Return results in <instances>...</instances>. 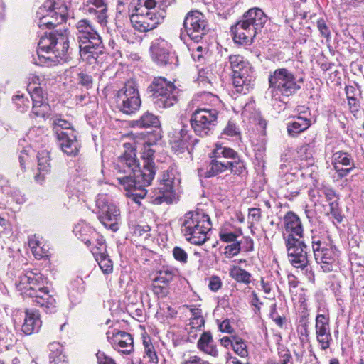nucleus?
<instances>
[{"mask_svg": "<svg viewBox=\"0 0 364 364\" xmlns=\"http://www.w3.org/2000/svg\"><path fill=\"white\" fill-rule=\"evenodd\" d=\"M31 299V302L43 308L47 312H52L55 308L56 301L54 296L50 294V291L46 286L31 289L25 296Z\"/></svg>", "mask_w": 364, "mask_h": 364, "instance_id": "nucleus-21", "label": "nucleus"}, {"mask_svg": "<svg viewBox=\"0 0 364 364\" xmlns=\"http://www.w3.org/2000/svg\"><path fill=\"white\" fill-rule=\"evenodd\" d=\"M248 218L251 220V223H257L261 218V209L252 208L249 209Z\"/></svg>", "mask_w": 364, "mask_h": 364, "instance_id": "nucleus-59", "label": "nucleus"}, {"mask_svg": "<svg viewBox=\"0 0 364 364\" xmlns=\"http://www.w3.org/2000/svg\"><path fill=\"white\" fill-rule=\"evenodd\" d=\"M78 81L82 86L85 87L87 89H90L92 86V77L87 73H80L78 74Z\"/></svg>", "mask_w": 364, "mask_h": 364, "instance_id": "nucleus-55", "label": "nucleus"}, {"mask_svg": "<svg viewBox=\"0 0 364 364\" xmlns=\"http://www.w3.org/2000/svg\"><path fill=\"white\" fill-rule=\"evenodd\" d=\"M197 348L200 351L207 355L215 358L218 356L217 345L210 331L203 332L198 341Z\"/></svg>", "mask_w": 364, "mask_h": 364, "instance_id": "nucleus-28", "label": "nucleus"}, {"mask_svg": "<svg viewBox=\"0 0 364 364\" xmlns=\"http://www.w3.org/2000/svg\"><path fill=\"white\" fill-rule=\"evenodd\" d=\"M211 228L209 215L201 210L189 211L182 218L181 232L186 240L192 245L204 244Z\"/></svg>", "mask_w": 364, "mask_h": 364, "instance_id": "nucleus-4", "label": "nucleus"}, {"mask_svg": "<svg viewBox=\"0 0 364 364\" xmlns=\"http://www.w3.org/2000/svg\"><path fill=\"white\" fill-rule=\"evenodd\" d=\"M227 165L228 166V169L234 175L243 177L247 173L245 164L240 156L234 161H227Z\"/></svg>", "mask_w": 364, "mask_h": 364, "instance_id": "nucleus-38", "label": "nucleus"}, {"mask_svg": "<svg viewBox=\"0 0 364 364\" xmlns=\"http://www.w3.org/2000/svg\"><path fill=\"white\" fill-rule=\"evenodd\" d=\"M33 255L36 259H41L43 257H48V250L43 247H39L37 250H33Z\"/></svg>", "mask_w": 364, "mask_h": 364, "instance_id": "nucleus-64", "label": "nucleus"}, {"mask_svg": "<svg viewBox=\"0 0 364 364\" xmlns=\"http://www.w3.org/2000/svg\"><path fill=\"white\" fill-rule=\"evenodd\" d=\"M97 358L98 364H116L112 358L107 356L104 353L99 352Z\"/></svg>", "mask_w": 364, "mask_h": 364, "instance_id": "nucleus-60", "label": "nucleus"}, {"mask_svg": "<svg viewBox=\"0 0 364 364\" xmlns=\"http://www.w3.org/2000/svg\"><path fill=\"white\" fill-rule=\"evenodd\" d=\"M144 357L149 359V363L154 364L158 363L159 359L154 346H146V349H144Z\"/></svg>", "mask_w": 364, "mask_h": 364, "instance_id": "nucleus-54", "label": "nucleus"}, {"mask_svg": "<svg viewBox=\"0 0 364 364\" xmlns=\"http://www.w3.org/2000/svg\"><path fill=\"white\" fill-rule=\"evenodd\" d=\"M150 51L152 60L160 66H176L178 58L171 51V45L164 39L155 40L151 47Z\"/></svg>", "mask_w": 364, "mask_h": 364, "instance_id": "nucleus-16", "label": "nucleus"}, {"mask_svg": "<svg viewBox=\"0 0 364 364\" xmlns=\"http://www.w3.org/2000/svg\"><path fill=\"white\" fill-rule=\"evenodd\" d=\"M222 135L230 137H240V131L236 124L232 121H228L226 126L222 132Z\"/></svg>", "mask_w": 364, "mask_h": 364, "instance_id": "nucleus-43", "label": "nucleus"}, {"mask_svg": "<svg viewBox=\"0 0 364 364\" xmlns=\"http://www.w3.org/2000/svg\"><path fill=\"white\" fill-rule=\"evenodd\" d=\"M62 151L69 156H75L80 149V143L77 139L74 129H66L65 132H60L56 136Z\"/></svg>", "mask_w": 364, "mask_h": 364, "instance_id": "nucleus-22", "label": "nucleus"}, {"mask_svg": "<svg viewBox=\"0 0 364 364\" xmlns=\"http://www.w3.org/2000/svg\"><path fill=\"white\" fill-rule=\"evenodd\" d=\"M151 289L153 293L159 298H164L166 296L168 293V285L162 284L161 283L156 282L155 281H153L152 282Z\"/></svg>", "mask_w": 364, "mask_h": 364, "instance_id": "nucleus-48", "label": "nucleus"}, {"mask_svg": "<svg viewBox=\"0 0 364 364\" xmlns=\"http://www.w3.org/2000/svg\"><path fill=\"white\" fill-rule=\"evenodd\" d=\"M176 134L175 139L172 142V147L176 151L183 152L186 149L188 148L191 136L188 134L187 127L183 126L178 132H176Z\"/></svg>", "mask_w": 364, "mask_h": 364, "instance_id": "nucleus-31", "label": "nucleus"}, {"mask_svg": "<svg viewBox=\"0 0 364 364\" xmlns=\"http://www.w3.org/2000/svg\"><path fill=\"white\" fill-rule=\"evenodd\" d=\"M267 16L259 8H252L245 12L231 31L237 43L250 45L256 36L262 31Z\"/></svg>", "mask_w": 364, "mask_h": 364, "instance_id": "nucleus-3", "label": "nucleus"}, {"mask_svg": "<svg viewBox=\"0 0 364 364\" xmlns=\"http://www.w3.org/2000/svg\"><path fill=\"white\" fill-rule=\"evenodd\" d=\"M333 164L354 167L353 159L349 154L343 151H337L333 156Z\"/></svg>", "mask_w": 364, "mask_h": 364, "instance_id": "nucleus-39", "label": "nucleus"}, {"mask_svg": "<svg viewBox=\"0 0 364 364\" xmlns=\"http://www.w3.org/2000/svg\"><path fill=\"white\" fill-rule=\"evenodd\" d=\"M38 60L35 63L48 66L67 62L70 58L69 41L67 30L55 31L43 36L38 45Z\"/></svg>", "mask_w": 364, "mask_h": 364, "instance_id": "nucleus-2", "label": "nucleus"}, {"mask_svg": "<svg viewBox=\"0 0 364 364\" xmlns=\"http://www.w3.org/2000/svg\"><path fill=\"white\" fill-rule=\"evenodd\" d=\"M38 169L41 174H46L50 171V153L42 150L38 153Z\"/></svg>", "mask_w": 364, "mask_h": 364, "instance_id": "nucleus-36", "label": "nucleus"}, {"mask_svg": "<svg viewBox=\"0 0 364 364\" xmlns=\"http://www.w3.org/2000/svg\"><path fill=\"white\" fill-rule=\"evenodd\" d=\"M226 170H228L227 162H223L218 160V159L215 158L210 161L205 173V177H213L225 172Z\"/></svg>", "mask_w": 364, "mask_h": 364, "instance_id": "nucleus-33", "label": "nucleus"}, {"mask_svg": "<svg viewBox=\"0 0 364 364\" xmlns=\"http://www.w3.org/2000/svg\"><path fill=\"white\" fill-rule=\"evenodd\" d=\"M52 125L56 136H58L60 132H65L66 129H73L70 122L61 118H53Z\"/></svg>", "mask_w": 364, "mask_h": 364, "instance_id": "nucleus-41", "label": "nucleus"}, {"mask_svg": "<svg viewBox=\"0 0 364 364\" xmlns=\"http://www.w3.org/2000/svg\"><path fill=\"white\" fill-rule=\"evenodd\" d=\"M251 82L250 73L246 75L242 73L232 74V84L236 88L237 92L246 93L249 90Z\"/></svg>", "mask_w": 364, "mask_h": 364, "instance_id": "nucleus-32", "label": "nucleus"}, {"mask_svg": "<svg viewBox=\"0 0 364 364\" xmlns=\"http://www.w3.org/2000/svg\"><path fill=\"white\" fill-rule=\"evenodd\" d=\"M173 255L176 260L181 263L186 264L188 261V254L180 247H175L173 249Z\"/></svg>", "mask_w": 364, "mask_h": 364, "instance_id": "nucleus-52", "label": "nucleus"}, {"mask_svg": "<svg viewBox=\"0 0 364 364\" xmlns=\"http://www.w3.org/2000/svg\"><path fill=\"white\" fill-rule=\"evenodd\" d=\"M316 26L321 36L328 40L331 38V33L325 20L323 18L318 19Z\"/></svg>", "mask_w": 364, "mask_h": 364, "instance_id": "nucleus-51", "label": "nucleus"}, {"mask_svg": "<svg viewBox=\"0 0 364 364\" xmlns=\"http://www.w3.org/2000/svg\"><path fill=\"white\" fill-rule=\"evenodd\" d=\"M314 142H310L301 146L298 149L299 157L301 160H311L313 157Z\"/></svg>", "mask_w": 364, "mask_h": 364, "instance_id": "nucleus-42", "label": "nucleus"}, {"mask_svg": "<svg viewBox=\"0 0 364 364\" xmlns=\"http://www.w3.org/2000/svg\"><path fill=\"white\" fill-rule=\"evenodd\" d=\"M284 223L285 233L283 234V237L285 242L286 239L290 237L303 238V225L297 215L291 211L287 212L284 217Z\"/></svg>", "mask_w": 364, "mask_h": 364, "instance_id": "nucleus-24", "label": "nucleus"}, {"mask_svg": "<svg viewBox=\"0 0 364 364\" xmlns=\"http://www.w3.org/2000/svg\"><path fill=\"white\" fill-rule=\"evenodd\" d=\"M117 107L123 114L131 115L140 108L141 100L136 83L128 80L116 95Z\"/></svg>", "mask_w": 364, "mask_h": 364, "instance_id": "nucleus-7", "label": "nucleus"}, {"mask_svg": "<svg viewBox=\"0 0 364 364\" xmlns=\"http://www.w3.org/2000/svg\"><path fill=\"white\" fill-rule=\"evenodd\" d=\"M147 93L157 109L171 107L178 102V89L164 77H155L147 87Z\"/></svg>", "mask_w": 364, "mask_h": 364, "instance_id": "nucleus-5", "label": "nucleus"}, {"mask_svg": "<svg viewBox=\"0 0 364 364\" xmlns=\"http://www.w3.org/2000/svg\"><path fill=\"white\" fill-rule=\"evenodd\" d=\"M211 154L213 158L220 159L223 157L225 159H232V161H234L240 156L238 153L232 148L218 144L215 145V148L213 149Z\"/></svg>", "mask_w": 364, "mask_h": 364, "instance_id": "nucleus-34", "label": "nucleus"}, {"mask_svg": "<svg viewBox=\"0 0 364 364\" xmlns=\"http://www.w3.org/2000/svg\"><path fill=\"white\" fill-rule=\"evenodd\" d=\"M96 205L99 210L98 218L107 228L116 232L119 229L121 214L119 208L113 203L107 195H98Z\"/></svg>", "mask_w": 364, "mask_h": 364, "instance_id": "nucleus-11", "label": "nucleus"}, {"mask_svg": "<svg viewBox=\"0 0 364 364\" xmlns=\"http://www.w3.org/2000/svg\"><path fill=\"white\" fill-rule=\"evenodd\" d=\"M207 53L206 48L201 46H198L196 48H193L192 58L195 61L203 62L204 60V54Z\"/></svg>", "mask_w": 364, "mask_h": 364, "instance_id": "nucleus-53", "label": "nucleus"}, {"mask_svg": "<svg viewBox=\"0 0 364 364\" xmlns=\"http://www.w3.org/2000/svg\"><path fill=\"white\" fill-rule=\"evenodd\" d=\"M175 275V271L170 269L161 270L159 275L153 280L162 284H166L173 280Z\"/></svg>", "mask_w": 364, "mask_h": 364, "instance_id": "nucleus-44", "label": "nucleus"}, {"mask_svg": "<svg viewBox=\"0 0 364 364\" xmlns=\"http://www.w3.org/2000/svg\"><path fill=\"white\" fill-rule=\"evenodd\" d=\"M106 336L107 341L114 350L126 355L133 352L134 340L130 333L114 328L109 330Z\"/></svg>", "mask_w": 364, "mask_h": 364, "instance_id": "nucleus-17", "label": "nucleus"}, {"mask_svg": "<svg viewBox=\"0 0 364 364\" xmlns=\"http://www.w3.org/2000/svg\"><path fill=\"white\" fill-rule=\"evenodd\" d=\"M46 284H47V278L38 269L26 270L20 276L18 287L22 294L26 296L27 292L31 289L36 290Z\"/></svg>", "mask_w": 364, "mask_h": 364, "instance_id": "nucleus-19", "label": "nucleus"}, {"mask_svg": "<svg viewBox=\"0 0 364 364\" xmlns=\"http://www.w3.org/2000/svg\"><path fill=\"white\" fill-rule=\"evenodd\" d=\"M208 287L212 291H218L222 287V281L218 276H213L209 279Z\"/></svg>", "mask_w": 364, "mask_h": 364, "instance_id": "nucleus-57", "label": "nucleus"}, {"mask_svg": "<svg viewBox=\"0 0 364 364\" xmlns=\"http://www.w3.org/2000/svg\"><path fill=\"white\" fill-rule=\"evenodd\" d=\"M315 333L319 347L322 350L329 348L332 341L329 317L318 314L316 317Z\"/></svg>", "mask_w": 364, "mask_h": 364, "instance_id": "nucleus-20", "label": "nucleus"}, {"mask_svg": "<svg viewBox=\"0 0 364 364\" xmlns=\"http://www.w3.org/2000/svg\"><path fill=\"white\" fill-rule=\"evenodd\" d=\"M285 245L288 259L295 268L308 271L309 248L304 241L296 237L286 239Z\"/></svg>", "mask_w": 364, "mask_h": 364, "instance_id": "nucleus-15", "label": "nucleus"}, {"mask_svg": "<svg viewBox=\"0 0 364 364\" xmlns=\"http://www.w3.org/2000/svg\"><path fill=\"white\" fill-rule=\"evenodd\" d=\"M218 111L214 108H199L191 114L192 129L196 135L205 137L213 134L217 125Z\"/></svg>", "mask_w": 364, "mask_h": 364, "instance_id": "nucleus-8", "label": "nucleus"}, {"mask_svg": "<svg viewBox=\"0 0 364 364\" xmlns=\"http://www.w3.org/2000/svg\"><path fill=\"white\" fill-rule=\"evenodd\" d=\"M67 6L63 0H47L36 11L39 28L51 29L66 20Z\"/></svg>", "mask_w": 364, "mask_h": 364, "instance_id": "nucleus-6", "label": "nucleus"}, {"mask_svg": "<svg viewBox=\"0 0 364 364\" xmlns=\"http://www.w3.org/2000/svg\"><path fill=\"white\" fill-rule=\"evenodd\" d=\"M241 250V242H236L225 247L224 255L227 258H232L238 255Z\"/></svg>", "mask_w": 364, "mask_h": 364, "instance_id": "nucleus-49", "label": "nucleus"}, {"mask_svg": "<svg viewBox=\"0 0 364 364\" xmlns=\"http://www.w3.org/2000/svg\"><path fill=\"white\" fill-rule=\"evenodd\" d=\"M317 166L313 165L312 164L306 166V167H302V173L301 176L304 178H309L311 182L313 185L317 182Z\"/></svg>", "mask_w": 364, "mask_h": 364, "instance_id": "nucleus-45", "label": "nucleus"}, {"mask_svg": "<svg viewBox=\"0 0 364 364\" xmlns=\"http://www.w3.org/2000/svg\"><path fill=\"white\" fill-rule=\"evenodd\" d=\"M135 124L140 128L157 127L160 124V121L157 116L146 112L135 122Z\"/></svg>", "mask_w": 364, "mask_h": 364, "instance_id": "nucleus-35", "label": "nucleus"}, {"mask_svg": "<svg viewBox=\"0 0 364 364\" xmlns=\"http://www.w3.org/2000/svg\"><path fill=\"white\" fill-rule=\"evenodd\" d=\"M311 124V119L306 117H294L293 119L287 124L288 134L291 136H295L306 130Z\"/></svg>", "mask_w": 364, "mask_h": 364, "instance_id": "nucleus-29", "label": "nucleus"}, {"mask_svg": "<svg viewBox=\"0 0 364 364\" xmlns=\"http://www.w3.org/2000/svg\"><path fill=\"white\" fill-rule=\"evenodd\" d=\"M159 6V1L156 0H145L143 6L138 7L137 9H146L145 11H156L155 8Z\"/></svg>", "mask_w": 364, "mask_h": 364, "instance_id": "nucleus-61", "label": "nucleus"}, {"mask_svg": "<svg viewBox=\"0 0 364 364\" xmlns=\"http://www.w3.org/2000/svg\"><path fill=\"white\" fill-rule=\"evenodd\" d=\"M94 28L93 26L90 23V22L87 19L80 20L76 23V29H77V39L81 37L84 33H87L89 31H92V28Z\"/></svg>", "mask_w": 364, "mask_h": 364, "instance_id": "nucleus-47", "label": "nucleus"}, {"mask_svg": "<svg viewBox=\"0 0 364 364\" xmlns=\"http://www.w3.org/2000/svg\"><path fill=\"white\" fill-rule=\"evenodd\" d=\"M30 96L33 101L32 112L38 117H45L48 114L50 107L46 102L47 98L41 87H32L31 84L28 85Z\"/></svg>", "mask_w": 364, "mask_h": 364, "instance_id": "nucleus-23", "label": "nucleus"}, {"mask_svg": "<svg viewBox=\"0 0 364 364\" xmlns=\"http://www.w3.org/2000/svg\"><path fill=\"white\" fill-rule=\"evenodd\" d=\"M320 264L321 269L324 272H331L333 270L334 267H336V262H317Z\"/></svg>", "mask_w": 364, "mask_h": 364, "instance_id": "nucleus-62", "label": "nucleus"}, {"mask_svg": "<svg viewBox=\"0 0 364 364\" xmlns=\"http://www.w3.org/2000/svg\"><path fill=\"white\" fill-rule=\"evenodd\" d=\"M42 326L40 314L37 310L28 309L25 310L24 321L21 326L22 332L29 336L33 333H38Z\"/></svg>", "mask_w": 364, "mask_h": 364, "instance_id": "nucleus-26", "label": "nucleus"}, {"mask_svg": "<svg viewBox=\"0 0 364 364\" xmlns=\"http://www.w3.org/2000/svg\"><path fill=\"white\" fill-rule=\"evenodd\" d=\"M83 10L85 14L94 15L100 25L107 23V9L105 0H83Z\"/></svg>", "mask_w": 364, "mask_h": 364, "instance_id": "nucleus-25", "label": "nucleus"}, {"mask_svg": "<svg viewBox=\"0 0 364 364\" xmlns=\"http://www.w3.org/2000/svg\"><path fill=\"white\" fill-rule=\"evenodd\" d=\"M181 36H188L195 42H199L208 33V23L204 15L198 11H189L183 21Z\"/></svg>", "mask_w": 364, "mask_h": 364, "instance_id": "nucleus-13", "label": "nucleus"}, {"mask_svg": "<svg viewBox=\"0 0 364 364\" xmlns=\"http://www.w3.org/2000/svg\"><path fill=\"white\" fill-rule=\"evenodd\" d=\"M239 236L240 234L233 232H228L226 230H221L219 232V237L220 240L227 243L238 242L237 239Z\"/></svg>", "mask_w": 364, "mask_h": 364, "instance_id": "nucleus-50", "label": "nucleus"}, {"mask_svg": "<svg viewBox=\"0 0 364 364\" xmlns=\"http://www.w3.org/2000/svg\"><path fill=\"white\" fill-rule=\"evenodd\" d=\"M155 151L151 148L150 144H144L141 149V159L144 161L143 168L139 170V178L143 184H151L156 173L153 156ZM139 183V181H136Z\"/></svg>", "mask_w": 364, "mask_h": 364, "instance_id": "nucleus-18", "label": "nucleus"}, {"mask_svg": "<svg viewBox=\"0 0 364 364\" xmlns=\"http://www.w3.org/2000/svg\"><path fill=\"white\" fill-rule=\"evenodd\" d=\"M269 83V88L275 95L289 97L301 88L294 75L286 68H278L270 74Z\"/></svg>", "mask_w": 364, "mask_h": 364, "instance_id": "nucleus-9", "label": "nucleus"}, {"mask_svg": "<svg viewBox=\"0 0 364 364\" xmlns=\"http://www.w3.org/2000/svg\"><path fill=\"white\" fill-rule=\"evenodd\" d=\"M182 364H210L198 355L183 356Z\"/></svg>", "mask_w": 364, "mask_h": 364, "instance_id": "nucleus-56", "label": "nucleus"}, {"mask_svg": "<svg viewBox=\"0 0 364 364\" xmlns=\"http://www.w3.org/2000/svg\"><path fill=\"white\" fill-rule=\"evenodd\" d=\"M96 260L98 262L100 269L105 274H109L112 272V262L104 253L97 255Z\"/></svg>", "mask_w": 364, "mask_h": 364, "instance_id": "nucleus-40", "label": "nucleus"}, {"mask_svg": "<svg viewBox=\"0 0 364 364\" xmlns=\"http://www.w3.org/2000/svg\"><path fill=\"white\" fill-rule=\"evenodd\" d=\"M229 63L232 74L250 73L249 63L244 60V58L240 55H231L229 56Z\"/></svg>", "mask_w": 364, "mask_h": 364, "instance_id": "nucleus-30", "label": "nucleus"}, {"mask_svg": "<svg viewBox=\"0 0 364 364\" xmlns=\"http://www.w3.org/2000/svg\"><path fill=\"white\" fill-rule=\"evenodd\" d=\"M311 246L316 262H336L333 250L316 237H312Z\"/></svg>", "mask_w": 364, "mask_h": 364, "instance_id": "nucleus-27", "label": "nucleus"}, {"mask_svg": "<svg viewBox=\"0 0 364 364\" xmlns=\"http://www.w3.org/2000/svg\"><path fill=\"white\" fill-rule=\"evenodd\" d=\"M146 9H134V13L130 15V21L133 27L139 32H147L157 27L164 18L165 11H145Z\"/></svg>", "mask_w": 364, "mask_h": 364, "instance_id": "nucleus-14", "label": "nucleus"}, {"mask_svg": "<svg viewBox=\"0 0 364 364\" xmlns=\"http://www.w3.org/2000/svg\"><path fill=\"white\" fill-rule=\"evenodd\" d=\"M177 185L178 180L175 177L173 169L164 171L159 179V186L154 191L153 202L158 205L163 203L167 204L173 203L176 196Z\"/></svg>", "mask_w": 364, "mask_h": 364, "instance_id": "nucleus-12", "label": "nucleus"}, {"mask_svg": "<svg viewBox=\"0 0 364 364\" xmlns=\"http://www.w3.org/2000/svg\"><path fill=\"white\" fill-rule=\"evenodd\" d=\"M233 350L242 358H245L248 355L247 346L245 342L240 339L237 338L233 343H232Z\"/></svg>", "mask_w": 364, "mask_h": 364, "instance_id": "nucleus-46", "label": "nucleus"}, {"mask_svg": "<svg viewBox=\"0 0 364 364\" xmlns=\"http://www.w3.org/2000/svg\"><path fill=\"white\" fill-rule=\"evenodd\" d=\"M204 325L205 319L203 317L192 318L189 323V328L200 331Z\"/></svg>", "mask_w": 364, "mask_h": 364, "instance_id": "nucleus-58", "label": "nucleus"}, {"mask_svg": "<svg viewBox=\"0 0 364 364\" xmlns=\"http://www.w3.org/2000/svg\"><path fill=\"white\" fill-rule=\"evenodd\" d=\"M348 102L351 112H355L359 110L360 105L357 97H351V99H348Z\"/></svg>", "mask_w": 364, "mask_h": 364, "instance_id": "nucleus-63", "label": "nucleus"}, {"mask_svg": "<svg viewBox=\"0 0 364 364\" xmlns=\"http://www.w3.org/2000/svg\"><path fill=\"white\" fill-rule=\"evenodd\" d=\"M81 58L92 64L105 52L102 40L95 28L78 38Z\"/></svg>", "mask_w": 364, "mask_h": 364, "instance_id": "nucleus-10", "label": "nucleus"}, {"mask_svg": "<svg viewBox=\"0 0 364 364\" xmlns=\"http://www.w3.org/2000/svg\"><path fill=\"white\" fill-rule=\"evenodd\" d=\"M127 150L113 162V171L117 175L119 183L134 197V200L142 199L147 194L146 187L150 184H143L136 181L139 178V161L136 159L135 150L131 149L129 144H125Z\"/></svg>", "mask_w": 364, "mask_h": 364, "instance_id": "nucleus-1", "label": "nucleus"}, {"mask_svg": "<svg viewBox=\"0 0 364 364\" xmlns=\"http://www.w3.org/2000/svg\"><path fill=\"white\" fill-rule=\"evenodd\" d=\"M230 277L237 282L250 283L251 274L247 271L237 266H233L230 270Z\"/></svg>", "mask_w": 364, "mask_h": 364, "instance_id": "nucleus-37", "label": "nucleus"}]
</instances>
